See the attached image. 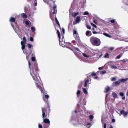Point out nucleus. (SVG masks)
<instances>
[{
  "instance_id": "nucleus-22",
  "label": "nucleus",
  "mask_w": 128,
  "mask_h": 128,
  "mask_svg": "<svg viewBox=\"0 0 128 128\" xmlns=\"http://www.w3.org/2000/svg\"><path fill=\"white\" fill-rule=\"evenodd\" d=\"M104 34L105 36L109 38H110L111 37V36L109 34H108L106 33H104Z\"/></svg>"
},
{
  "instance_id": "nucleus-6",
  "label": "nucleus",
  "mask_w": 128,
  "mask_h": 128,
  "mask_svg": "<svg viewBox=\"0 0 128 128\" xmlns=\"http://www.w3.org/2000/svg\"><path fill=\"white\" fill-rule=\"evenodd\" d=\"M42 118H44L45 116V112H46V110L47 109L46 108H42Z\"/></svg>"
},
{
  "instance_id": "nucleus-13",
  "label": "nucleus",
  "mask_w": 128,
  "mask_h": 128,
  "mask_svg": "<svg viewBox=\"0 0 128 128\" xmlns=\"http://www.w3.org/2000/svg\"><path fill=\"white\" fill-rule=\"evenodd\" d=\"M21 15L23 18H27L28 17L27 15L24 13L22 14Z\"/></svg>"
},
{
  "instance_id": "nucleus-61",
  "label": "nucleus",
  "mask_w": 128,
  "mask_h": 128,
  "mask_svg": "<svg viewBox=\"0 0 128 128\" xmlns=\"http://www.w3.org/2000/svg\"><path fill=\"white\" fill-rule=\"evenodd\" d=\"M23 50V53H24V54H25L26 53V52H24V51Z\"/></svg>"
},
{
  "instance_id": "nucleus-4",
  "label": "nucleus",
  "mask_w": 128,
  "mask_h": 128,
  "mask_svg": "<svg viewBox=\"0 0 128 128\" xmlns=\"http://www.w3.org/2000/svg\"><path fill=\"white\" fill-rule=\"evenodd\" d=\"M73 33L74 36L76 40L78 42H80V40L79 39V37L78 35V34L77 33V32L76 31V30H74Z\"/></svg>"
},
{
  "instance_id": "nucleus-46",
  "label": "nucleus",
  "mask_w": 128,
  "mask_h": 128,
  "mask_svg": "<svg viewBox=\"0 0 128 128\" xmlns=\"http://www.w3.org/2000/svg\"><path fill=\"white\" fill-rule=\"evenodd\" d=\"M87 27L88 29H91V28L90 26L87 25Z\"/></svg>"
},
{
  "instance_id": "nucleus-53",
  "label": "nucleus",
  "mask_w": 128,
  "mask_h": 128,
  "mask_svg": "<svg viewBox=\"0 0 128 128\" xmlns=\"http://www.w3.org/2000/svg\"><path fill=\"white\" fill-rule=\"evenodd\" d=\"M104 128H106V124H104Z\"/></svg>"
},
{
  "instance_id": "nucleus-48",
  "label": "nucleus",
  "mask_w": 128,
  "mask_h": 128,
  "mask_svg": "<svg viewBox=\"0 0 128 128\" xmlns=\"http://www.w3.org/2000/svg\"><path fill=\"white\" fill-rule=\"evenodd\" d=\"M115 20H111L110 21V22L112 23H114V22Z\"/></svg>"
},
{
  "instance_id": "nucleus-12",
  "label": "nucleus",
  "mask_w": 128,
  "mask_h": 128,
  "mask_svg": "<svg viewBox=\"0 0 128 128\" xmlns=\"http://www.w3.org/2000/svg\"><path fill=\"white\" fill-rule=\"evenodd\" d=\"M110 88L108 86H106L105 88L104 92H106L109 91L110 90Z\"/></svg>"
},
{
  "instance_id": "nucleus-57",
  "label": "nucleus",
  "mask_w": 128,
  "mask_h": 128,
  "mask_svg": "<svg viewBox=\"0 0 128 128\" xmlns=\"http://www.w3.org/2000/svg\"><path fill=\"white\" fill-rule=\"evenodd\" d=\"M90 123H88L87 124V126H90Z\"/></svg>"
},
{
  "instance_id": "nucleus-59",
  "label": "nucleus",
  "mask_w": 128,
  "mask_h": 128,
  "mask_svg": "<svg viewBox=\"0 0 128 128\" xmlns=\"http://www.w3.org/2000/svg\"><path fill=\"white\" fill-rule=\"evenodd\" d=\"M82 86V85H80V86H78V88H80Z\"/></svg>"
},
{
  "instance_id": "nucleus-3",
  "label": "nucleus",
  "mask_w": 128,
  "mask_h": 128,
  "mask_svg": "<svg viewBox=\"0 0 128 128\" xmlns=\"http://www.w3.org/2000/svg\"><path fill=\"white\" fill-rule=\"evenodd\" d=\"M90 42L94 45L99 46L100 44V39L92 37L90 38Z\"/></svg>"
},
{
  "instance_id": "nucleus-33",
  "label": "nucleus",
  "mask_w": 128,
  "mask_h": 128,
  "mask_svg": "<svg viewBox=\"0 0 128 128\" xmlns=\"http://www.w3.org/2000/svg\"><path fill=\"white\" fill-rule=\"evenodd\" d=\"M89 118L91 120H92L94 118V116L92 115H90L89 116Z\"/></svg>"
},
{
  "instance_id": "nucleus-19",
  "label": "nucleus",
  "mask_w": 128,
  "mask_h": 128,
  "mask_svg": "<svg viewBox=\"0 0 128 128\" xmlns=\"http://www.w3.org/2000/svg\"><path fill=\"white\" fill-rule=\"evenodd\" d=\"M57 32H58V37L59 38V41H60V42H62V41H60V32H59V31L58 30H57Z\"/></svg>"
},
{
  "instance_id": "nucleus-24",
  "label": "nucleus",
  "mask_w": 128,
  "mask_h": 128,
  "mask_svg": "<svg viewBox=\"0 0 128 128\" xmlns=\"http://www.w3.org/2000/svg\"><path fill=\"white\" fill-rule=\"evenodd\" d=\"M120 82H121L119 81H116L115 82V84L116 85H118L120 84Z\"/></svg>"
},
{
  "instance_id": "nucleus-15",
  "label": "nucleus",
  "mask_w": 128,
  "mask_h": 128,
  "mask_svg": "<svg viewBox=\"0 0 128 128\" xmlns=\"http://www.w3.org/2000/svg\"><path fill=\"white\" fill-rule=\"evenodd\" d=\"M31 30H32V32H34V34H35L34 32L36 30V29L35 28L34 26H32L31 28Z\"/></svg>"
},
{
  "instance_id": "nucleus-2",
  "label": "nucleus",
  "mask_w": 128,
  "mask_h": 128,
  "mask_svg": "<svg viewBox=\"0 0 128 128\" xmlns=\"http://www.w3.org/2000/svg\"><path fill=\"white\" fill-rule=\"evenodd\" d=\"M43 0L44 2L49 5L50 8H53V9L51 10H50V15L51 19L53 21L55 28L56 29L55 24L54 23L53 19V18H54L55 21L56 22V5L54 4L55 1L54 2L52 0Z\"/></svg>"
},
{
  "instance_id": "nucleus-9",
  "label": "nucleus",
  "mask_w": 128,
  "mask_h": 128,
  "mask_svg": "<svg viewBox=\"0 0 128 128\" xmlns=\"http://www.w3.org/2000/svg\"><path fill=\"white\" fill-rule=\"evenodd\" d=\"M20 43L22 46V50H23L24 49L25 46L24 42L22 41Z\"/></svg>"
},
{
  "instance_id": "nucleus-7",
  "label": "nucleus",
  "mask_w": 128,
  "mask_h": 128,
  "mask_svg": "<svg viewBox=\"0 0 128 128\" xmlns=\"http://www.w3.org/2000/svg\"><path fill=\"white\" fill-rule=\"evenodd\" d=\"M43 122L46 124H49V125L46 128H48L49 127L50 125V122L48 119V118H45L43 120Z\"/></svg>"
},
{
  "instance_id": "nucleus-47",
  "label": "nucleus",
  "mask_w": 128,
  "mask_h": 128,
  "mask_svg": "<svg viewBox=\"0 0 128 128\" xmlns=\"http://www.w3.org/2000/svg\"><path fill=\"white\" fill-rule=\"evenodd\" d=\"M25 23L26 25H28L29 24L28 22V21H26Z\"/></svg>"
},
{
  "instance_id": "nucleus-44",
  "label": "nucleus",
  "mask_w": 128,
  "mask_h": 128,
  "mask_svg": "<svg viewBox=\"0 0 128 128\" xmlns=\"http://www.w3.org/2000/svg\"><path fill=\"white\" fill-rule=\"evenodd\" d=\"M62 31L63 34L65 33V30L64 28H63L62 29Z\"/></svg>"
},
{
  "instance_id": "nucleus-62",
  "label": "nucleus",
  "mask_w": 128,
  "mask_h": 128,
  "mask_svg": "<svg viewBox=\"0 0 128 128\" xmlns=\"http://www.w3.org/2000/svg\"><path fill=\"white\" fill-rule=\"evenodd\" d=\"M75 113H77V111L76 110H75Z\"/></svg>"
},
{
  "instance_id": "nucleus-38",
  "label": "nucleus",
  "mask_w": 128,
  "mask_h": 128,
  "mask_svg": "<svg viewBox=\"0 0 128 128\" xmlns=\"http://www.w3.org/2000/svg\"><path fill=\"white\" fill-rule=\"evenodd\" d=\"M120 95L121 96H124V94L122 92L120 93Z\"/></svg>"
},
{
  "instance_id": "nucleus-5",
  "label": "nucleus",
  "mask_w": 128,
  "mask_h": 128,
  "mask_svg": "<svg viewBox=\"0 0 128 128\" xmlns=\"http://www.w3.org/2000/svg\"><path fill=\"white\" fill-rule=\"evenodd\" d=\"M81 20L80 19V16H78L76 18V19L74 20L73 21V24L74 25H75L77 23H79Z\"/></svg>"
},
{
  "instance_id": "nucleus-37",
  "label": "nucleus",
  "mask_w": 128,
  "mask_h": 128,
  "mask_svg": "<svg viewBox=\"0 0 128 128\" xmlns=\"http://www.w3.org/2000/svg\"><path fill=\"white\" fill-rule=\"evenodd\" d=\"M88 12H85L84 13V15H88Z\"/></svg>"
},
{
  "instance_id": "nucleus-20",
  "label": "nucleus",
  "mask_w": 128,
  "mask_h": 128,
  "mask_svg": "<svg viewBox=\"0 0 128 128\" xmlns=\"http://www.w3.org/2000/svg\"><path fill=\"white\" fill-rule=\"evenodd\" d=\"M89 81V80H86L85 82V84L84 85V86L85 87H86L87 86V84L88 83Z\"/></svg>"
},
{
  "instance_id": "nucleus-25",
  "label": "nucleus",
  "mask_w": 128,
  "mask_h": 128,
  "mask_svg": "<svg viewBox=\"0 0 128 128\" xmlns=\"http://www.w3.org/2000/svg\"><path fill=\"white\" fill-rule=\"evenodd\" d=\"M27 46L28 48H31L32 46V45L31 44H27Z\"/></svg>"
},
{
  "instance_id": "nucleus-16",
  "label": "nucleus",
  "mask_w": 128,
  "mask_h": 128,
  "mask_svg": "<svg viewBox=\"0 0 128 128\" xmlns=\"http://www.w3.org/2000/svg\"><path fill=\"white\" fill-rule=\"evenodd\" d=\"M112 95L113 97L114 98H116L118 97L117 94L114 92L112 93Z\"/></svg>"
},
{
  "instance_id": "nucleus-49",
  "label": "nucleus",
  "mask_w": 128,
  "mask_h": 128,
  "mask_svg": "<svg viewBox=\"0 0 128 128\" xmlns=\"http://www.w3.org/2000/svg\"><path fill=\"white\" fill-rule=\"evenodd\" d=\"M109 49L110 50H113L114 49V47H111L109 48Z\"/></svg>"
},
{
  "instance_id": "nucleus-8",
  "label": "nucleus",
  "mask_w": 128,
  "mask_h": 128,
  "mask_svg": "<svg viewBox=\"0 0 128 128\" xmlns=\"http://www.w3.org/2000/svg\"><path fill=\"white\" fill-rule=\"evenodd\" d=\"M32 52V50L30 49L28 50L26 54V59H28V56Z\"/></svg>"
},
{
  "instance_id": "nucleus-32",
  "label": "nucleus",
  "mask_w": 128,
  "mask_h": 128,
  "mask_svg": "<svg viewBox=\"0 0 128 128\" xmlns=\"http://www.w3.org/2000/svg\"><path fill=\"white\" fill-rule=\"evenodd\" d=\"M23 40V42H24V43L26 42V38L25 36H24L22 38Z\"/></svg>"
},
{
  "instance_id": "nucleus-63",
  "label": "nucleus",
  "mask_w": 128,
  "mask_h": 128,
  "mask_svg": "<svg viewBox=\"0 0 128 128\" xmlns=\"http://www.w3.org/2000/svg\"><path fill=\"white\" fill-rule=\"evenodd\" d=\"M73 42L74 43L75 42V40L73 41Z\"/></svg>"
},
{
  "instance_id": "nucleus-28",
  "label": "nucleus",
  "mask_w": 128,
  "mask_h": 128,
  "mask_svg": "<svg viewBox=\"0 0 128 128\" xmlns=\"http://www.w3.org/2000/svg\"><path fill=\"white\" fill-rule=\"evenodd\" d=\"M44 94L46 98L48 99L49 98V96L48 95H45Z\"/></svg>"
},
{
  "instance_id": "nucleus-23",
  "label": "nucleus",
  "mask_w": 128,
  "mask_h": 128,
  "mask_svg": "<svg viewBox=\"0 0 128 128\" xmlns=\"http://www.w3.org/2000/svg\"><path fill=\"white\" fill-rule=\"evenodd\" d=\"M83 90L84 93L85 94H86L88 92L86 89L84 88H83Z\"/></svg>"
},
{
  "instance_id": "nucleus-55",
  "label": "nucleus",
  "mask_w": 128,
  "mask_h": 128,
  "mask_svg": "<svg viewBox=\"0 0 128 128\" xmlns=\"http://www.w3.org/2000/svg\"><path fill=\"white\" fill-rule=\"evenodd\" d=\"M112 122H115V120H114V119H112Z\"/></svg>"
},
{
  "instance_id": "nucleus-39",
  "label": "nucleus",
  "mask_w": 128,
  "mask_h": 128,
  "mask_svg": "<svg viewBox=\"0 0 128 128\" xmlns=\"http://www.w3.org/2000/svg\"><path fill=\"white\" fill-rule=\"evenodd\" d=\"M91 24L92 26H93L94 27L96 28L97 27L96 26L95 24H93L92 23H91Z\"/></svg>"
},
{
  "instance_id": "nucleus-51",
  "label": "nucleus",
  "mask_w": 128,
  "mask_h": 128,
  "mask_svg": "<svg viewBox=\"0 0 128 128\" xmlns=\"http://www.w3.org/2000/svg\"><path fill=\"white\" fill-rule=\"evenodd\" d=\"M92 75L93 76H95L96 75V73H92Z\"/></svg>"
},
{
  "instance_id": "nucleus-58",
  "label": "nucleus",
  "mask_w": 128,
  "mask_h": 128,
  "mask_svg": "<svg viewBox=\"0 0 128 128\" xmlns=\"http://www.w3.org/2000/svg\"><path fill=\"white\" fill-rule=\"evenodd\" d=\"M102 67H99V68H98V69H99V70H101V69H102Z\"/></svg>"
},
{
  "instance_id": "nucleus-14",
  "label": "nucleus",
  "mask_w": 128,
  "mask_h": 128,
  "mask_svg": "<svg viewBox=\"0 0 128 128\" xmlns=\"http://www.w3.org/2000/svg\"><path fill=\"white\" fill-rule=\"evenodd\" d=\"M110 67L112 69H117V66L115 65L114 64H111L110 65Z\"/></svg>"
},
{
  "instance_id": "nucleus-45",
  "label": "nucleus",
  "mask_w": 128,
  "mask_h": 128,
  "mask_svg": "<svg viewBox=\"0 0 128 128\" xmlns=\"http://www.w3.org/2000/svg\"><path fill=\"white\" fill-rule=\"evenodd\" d=\"M56 24H58L59 26L60 27V24L58 21L57 19H56Z\"/></svg>"
},
{
  "instance_id": "nucleus-35",
  "label": "nucleus",
  "mask_w": 128,
  "mask_h": 128,
  "mask_svg": "<svg viewBox=\"0 0 128 128\" xmlns=\"http://www.w3.org/2000/svg\"><path fill=\"white\" fill-rule=\"evenodd\" d=\"M30 40L31 41L33 42L34 41V39L32 37H30Z\"/></svg>"
},
{
  "instance_id": "nucleus-42",
  "label": "nucleus",
  "mask_w": 128,
  "mask_h": 128,
  "mask_svg": "<svg viewBox=\"0 0 128 128\" xmlns=\"http://www.w3.org/2000/svg\"><path fill=\"white\" fill-rule=\"evenodd\" d=\"M121 57V56L120 55H118L117 56L116 58V59H119Z\"/></svg>"
},
{
  "instance_id": "nucleus-1",
  "label": "nucleus",
  "mask_w": 128,
  "mask_h": 128,
  "mask_svg": "<svg viewBox=\"0 0 128 128\" xmlns=\"http://www.w3.org/2000/svg\"><path fill=\"white\" fill-rule=\"evenodd\" d=\"M30 74L33 80H34L36 87L40 90L42 93L44 94V90H43V85L39 76L37 64L35 63L30 69Z\"/></svg>"
},
{
  "instance_id": "nucleus-27",
  "label": "nucleus",
  "mask_w": 128,
  "mask_h": 128,
  "mask_svg": "<svg viewBox=\"0 0 128 128\" xmlns=\"http://www.w3.org/2000/svg\"><path fill=\"white\" fill-rule=\"evenodd\" d=\"M80 93V91L79 90H78L77 92V95L78 97Z\"/></svg>"
},
{
  "instance_id": "nucleus-26",
  "label": "nucleus",
  "mask_w": 128,
  "mask_h": 128,
  "mask_svg": "<svg viewBox=\"0 0 128 128\" xmlns=\"http://www.w3.org/2000/svg\"><path fill=\"white\" fill-rule=\"evenodd\" d=\"M86 58H89V56L88 55H87L86 54L84 53L82 54Z\"/></svg>"
},
{
  "instance_id": "nucleus-11",
  "label": "nucleus",
  "mask_w": 128,
  "mask_h": 128,
  "mask_svg": "<svg viewBox=\"0 0 128 128\" xmlns=\"http://www.w3.org/2000/svg\"><path fill=\"white\" fill-rule=\"evenodd\" d=\"M128 80V78H127L125 79H120L118 80V81L121 82H126Z\"/></svg>"
},
{
  "instance_id": "nucleus-43",
  "label": "nucleus",
  "mask_w": 128,
  "mask_h": 128,
  "mask_svg": "<svg viewBox=\"0 0 128 128\" xmlns=\"http://www.w3.org/2000/svg\"><path fill=\"white\" fill-rule=\"evenodd\" d=\"M38 127L39 128H42V126L41 124H39L38 125Z\"/></svg>"
},
{
  "instance_id": "nucleus-64",
  "label": "nucleus",
  "mask_w": 128,
  "mask_h": 128,
  "mask_svg": "<svg viewBox=\"0 0 128 128\" xmlns=\"http://www.w3.org/2000/svg\"><path fill=\"white\" fill-rule=\"evenodd\" d=\"M60 45L61 46V44H62V43H60Z\"/></svg>"
},
{
  "instance_id": "nucleus-29",
  "label": "nucleus",
  "mask_w": 128,
  "mask_h": 128,
  "mask_svg": "<svg viewBox=\"0 0 128 128\" xmlns=\"http://www.w3.org/2000/svg\"><path fill=\"white\" fill-rule=\"evenodd\" d=\"M108 56V53H106V54L104 56V57L105 58H108L109 57Z\"/></svg>"
},
{
  "instance_id": "nucleus-54",
  "label": "nucleus",
  "mask_w": 128,
  "mask_h": 128,
  "mask_svg": "<svg viewBox=\"0 0 128 128\" xmlns=\"http://www.w3.org/2000/svg\"><path fill=\"white\" fill-rule=\"evenodd\" d=\"M76 50L77 51H79V52L80 51V50L79 49H78V48H76Z\"/></svg>"
},
{
  "instance_id": "nucleus-50",
  "label": "nucleus",
  "mask_w": 128,
  "mask_h": 128,
  "mask_svg": "<svg viewBox=\"0 0 128 128\" xmlns=\"http://www.w3.org/2000/svg\"><path fill=\"white\" fill-rule=\"evenodd\" d=\"M28 66L30 68V63L29 61H28Z\"/></svg>"
},
{
  "instance_id": "nucleus-18",
  "label": "nucleus",
  "mask_w": 128,
  "mask_h": 128,
  "mask_svg": "<svg viewBox=\"0 0 128 128\" xmlns=\"http://www.w3.org/2000/svg\"><path fill=\"white\" fill-rule=\"evenodd\" d=\"M15 19L14 18L12 17L10 18V22H14L15 21Z\"/></svg>"
},
{
  "instance_id": "nucleus-52",
  "label": "nucleus",
  "mask_w": 128,
  "mask_h": 128,
  "mask_svg": "<svg viewBox=\"0 0 128 128\" xmlns=\"http://www.w3.org/2000/svg\"><path fill=\"white\" fill-rule=\"evenodd\" d=\"M92 32L94 34H97L98 33L96 31H94L93 32Z\"/></svg>"
},
{
  "instance_id": "nucleus-34",
  "label": "nucleus",
  "mask_w": 128,
  "mask_h": 128,
  "mask_svg": "<svg viewBox=\"0 0 128 128\" xmlns=\"http://www.w3.org/2000/svg\"><path fill=\"white\" fill-rule=\"evenodd\" d=\"M32 60L33 61H34L35 60V58L34 57H32L31 58Z\"/></svg>"
},
{
  "instance_id": "nucleus-30",
  "label": "nucleus",
  "mask_w": 128,
  "mask_h": 128,
  "mask_svg": "<svg viewBox=\"0 0 128 128\" xmlns=\"http://www.w3.org/2000/svg\"><path fill=\"white\" fill-rule=\"evenodd\" d=\"M122 61L123 62H126L128 61V59L127 58H125L122 60Z\"/></svg>"
},
{
  "instance_id": "nucleus-41",
  "label": "nucleus",
  "mask_w": 128,
  "mask_h": 128,
  "mask_svg": "<svg viewBox=\"0 0 128 128\" xmlns=\"http://www.w3.org/2000/svg\"><path fill=\"white\" fill-rule=\"evenodd\" d=\"M100 72L101 74H104L106 73V71L105 70L102 71Z\"/></svg>"
},
{
  "instance_id": "nucleus-31",
  "label": "nucleus",
  "mask_w": 128,
  "mask_h": 128,
  "mask_svg": "<svg viewBox=\"0 0 128 128\" xmlns=\"http://www.w3.org/2000/svg\"><path fill=\"white\" fill-rule=\"evenodd\" d=\"M128 114V112H125L124 113V117L126 116Z\"/></svg>"
},
{
  "instance_id": "nucleus-60",
  "label": "nucleus",
  "mask_w": 128,
  "mask_h": 128,
  "mask_svg": "<svg viewBox=\"0 0 128 128\" xmlns=\"http://www.w3.org/2000/svg\"><path fill=\"white\" fill-rule=\"evenodd\" d=\"M98 78V77H97V76H96L95 78H94L95 79H97V78Z\"/></svg>"
},
{
  "instance_id": "nucleus-40",
  "label": "nucleus",
  "mask_w": 128,
  "mask_h": 128,
  "mask_svg": "<svg viewBox=\"0 0 128 128\" xmlns=\"http://www.w3.org/2000/svg\"><path fill=\"white\" fill-rule=\"evenodd\" d=\"M116 80V78H112L111 80L112 81H115Z\"/></svg>"
},
{
  "instance_id": "nucleus-17",
  "label": "nucleus",
  "mask_w": 128,
  "mask_h": 128,
  "mask_svg": "<svg viewBox=\"0 0 128 128\" xmlns=\"http://www.w3.org/2000/svg\"><path fill=\"white\" fill-rule=\"evenodd\" d=\"M78 12L76 13L73 12L72 14V15L73 17H75L77 15H78Z\"/></svg>"
},
{
  "instance_id": "nucleus-36",
  "label": "nucleus",
  "mask_w": 128,
  "mask_h": 128,
  "mask_svg": "<svg viewBox=\"0 0 128 128\" xmlns=\"http://www.w3.org/2000/svg\"><path fill=\"white\" fill-rule=\"evenodd\" d=\"M37 1H36L35 0L34 1V6H36L37 5V3L36 2Z\"/></svg>"
},
{
  "instance_id": "nucleus-10",
  "label": "nucleus",
  "mask_w": 128,
  "mask_h": 128,
  "mask_svg": "<svg viewBox=\"0 0 128 128\" xmlns=\"http://www.w3.org/2000/svg\"><path fill=\"white\" fill-rule=\"evenodd\" d=\"M86 34L87 36H90L92 34V32L88 30L86 32Z\"/></svg>"
},
{
  "instance_id": "nucleus-56",
  "label": "nucleus",
  "mask_w": 128,
  "mask_h": 128,
  "mask_svg": "<svg viewBox=\"0 0 128 128\" xmlns=\"http://www.w3.org/2000/svg\"><path fill=\"white\" fill-rule=\"evenodd\" d=\"M122 99L123 100H124L125 99V97L124 96V97H123L122 98Z\"/></svg>"
},
{
  "instance_id": "nucleus-21",
  "label": "nucleus",
  "mask_w": 128,
  "mask_h": 128,
  "mask_svg": "<svg viewBox=\"0 0 128 128\" xmlns=\"http://www.w3.org/2000/svg\"><path fill=\"white\" fill-rule=\"evenodd\" d=\"M124 113L125 112L124 110H121L120 111V114H119L121 116V114H122L123 116H124Z\"/></svg>"
}]
</instances>
